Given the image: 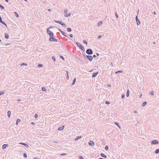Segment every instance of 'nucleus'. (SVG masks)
<instances>
[{"instance_id": "aec40b11", "label": "nucleus", "mask_w": 159, "mask_h": 159, "mask_svg": "<svg viewBox=\"0 0 159 159\" xmlns=\"http://www.w3.org/2000/svg\"><path fill=\"white\" fill-rule=\"evenodd\" d=\"M67 30L68 32H70L71 31V29L70 28H67Z\"/></svg>"}, {"instance_id": "4468645a", "label": "nucleus", "mask_w": 159, "mask_h": 159, "mask_svg": "<svg viewBox=\"0 0 159 159\" xmlns=\"http://www.w3.org/2000/svg\"><path fill=\"white\" fill-rule=\"evenodd\" d=\"M70 15H71V14H70V13L66 14L65 15V16L66 17H69L70 16Z\"/></svg>"}, {"instance_id": "2eb2a0df", "label": "nucleus", "mask_w": 159, "mask_h": 159, "mask_svg": "<svg viewBox=\"0 0 159 159\" xmlns=\"http://www.w3.org/2000/svg\"><path fill=\"white\" fill-rule=\"evenodd\" d=\"M102 21H100V22H99L98 24V26H101L102 24Z\"/></svg>"}, {"instance_id": "338daca9", "label": "nucleus", "mask_w": 159, "mask_h": 159, "mask_svg": "<svg viewBox=\"0 0 159 159\" xmlns=\"http://www.w3.org/2000/svg\"><path fill=\"white\" fill-rule=\"evenodd\" d=\"M96 54L97 55V56H98L99 55V54L98 53H96Z\"/></svg>"}, {"instance_id": "393cba45", "label": "nucleus", "mask_w": 159, "mask_h": 159, "mask_svg": "<svg viewBox=\"0 0 159 159\" xmlns=\"http://www.w3.org/2000/svg\"><path fill=\"white\" fill-rule=\"evenodd\" d=\"M123 71L122 70H119L117 71H116L115 72V74H117L118 73H122V72Z\"/></svg>"}, {"instance_id": "4d7b16f0", "label": "nucleus", "mask_w": 159, "mask_h": 159, "mask_svg": "<svg viewBox=\"0 0 159 159\" xmlns=\"http://www.w3.org/2000/svg\"><path fill=\"white\" fill-rule=\"evenodd\" d=\"M69 78V75H67L66 76V79H68Z\"/></svg>"}, {"instance_id": "5fc2aeb1", "label": "nucleus", "mask_w": 159, "mask_h": 159, "mask_svg": "<svg viewBox=\"0 0 159 159\" xmlns=\"http://www.w3.org/2000/svg\"><path fill=\"white\" fill-rule=\"evenodd\" d=\"M79 158H80V159H83V158L81 156H80L79 157Z\"/></svg>"}, {"instance_id": "0e129e2a", "label": "nucleus", "mask_w": 159, "mask_h": 159, "mask_svg": "<svg viewBox=\"0 0 159 159\" xmlns=\"http://www.w3.org/2000/svg\"><path fill=\"white\" fill-rule=\"evenodd\" d=\"M33 159H39L36 157H35L34 158H33Z\"/></svg>"}, {"instance_id": "49530a36", "label": "nucleus", "mask_w": 159, "mask_h": 159, "mask_svg": "<svg viewBox=\"0 0 159 159\" xmlns=\"http://www.w3.org/2000/svg\"><path fill=\"white\" fill-rule=\"evenodd\" d=\"M23 156H24V157H27V155H26V154L25 153H24L23 154Z\"/></svg>"}, {"instance_id": "680f3d73", "label": "nucleus", "mask_w": 159, "mask_h": 159, "mask_svg": "<svg viewBox=\"0 0 159 159\" xmlns=\"http://www.w3.org/2000/svg\"><path fill=\"white\" fill-rule=\"evenodd\" d=\"M134 112L135 113H137V111H134Z\"/></svg>"}, {"instance_id": "79ce46f5", "label": "nucleus", "mask_w": 159, "mask_h": 159, "mask_svg": "<svg viewBox=\"0 0 159 159\" xmlns=\"http://www.w3.org/2000/svg\"><path fill=\"white\" fill-rule=\"evenodd\" d=\"M60 57L63 60H64V57H63L61 55L60 56Z\"/></svg>"}, {"instance_id": "6ab92c4d", "label": "nucleus", "mask_w": 159, "mask_h": 159, "mask_svg": "<svg viewBox=\"0 0 159 159\" xmlns=\"http://www.w3.org/2000/svg\"><path fill=\"white\" fill-rule=\"evenodd\" d=\"M100 155L102 157H103L104 158H106L107 157V156L105 155H104L103 153L101 154Z\"/></svg>"}, {"instance_id": "473e14b6", "label": "nucleus", "mask_w": 159, "mask_h": 159, "mask_svg": "<svg viewBox=\"0 0 159 159\" xmlns=\"http://www.w3.org/2000/svg\"><path fill=\"white\" fill-rule=\"evenodd\" d=\"M4 93V91H1V92H0V95L3 94Z\"/></svg>"}, {"instance_id": "4c0bfd02", "label": "nucleus", "mask_w": 159, "mask_h": 159, "mask_svg": "<svg viewBox=\"0 0 159 159\" xmlns=\"http://www.w3.org/2000/svg\"><path fill=\"white\" fill-rule=\"evenodd\" d=\"M0 7L2 9H4V7L1 4H0Z\"/></svg>"}, {"instance_id": "a211bd4d", "label": "nucleus", "mask_w": 159, "mask_h": 159, "mask_svg": "<svg viewBox=\"0 0 159 159\" xmlns=\"http://www.w3.org/2000/svg\"><path fill=\"white\" fill-rule=\"evenodd\" d=\"M147 102H146V101H145V102H144L143 103H142V106L143 107H144V106H145L146 105V104H147Z\"/></svg>"}, {"instance_id": "58836bf2", "label": "nucleus", "mask_w": 159, "mask_h": 159, "mask_svg": "<svg viewBox=\"0 0 159 159\" xmlns=\"http://www.w3.org/2000/svg\"><path fill=\"white\" fill-rule=\"evenodd\" d=\"M43 66V65L42 64H40L38 65V66L39 67H41Z\"/></svg>"}, {"instance_id": "a878e982", "label": "nucleus", "mask_w": 159, "mask_h": 159, "mask_svg": "<svg viewBox=\"0 0 159 159\" xmlns=\"http://www.w3.org/2000/svg\"><path fill=\"white\" fill-rule=\"evenodd\" d=\"M52 33V32L50 30H48V29L47 30V33H48V34H49Z\"/></svg>"}, {"instance_id": "f3484780", "label": "nucleus", "mask_w": 159, "mask_h": 159, "mask_svg": "<svg viewBox=\"0 0 159 159\" xmlns=\"http://www.w3.org/2000/svg\"><path fill=\"white\" fill-rule=\"evenodd\" d=\"M11 114V111H8L7 112V115H8V116L9 117H10Z\"/></svg>"}, {"instance_id": "9d476101", "label": "nucleus", "mask_w": 159, "mask_h": 159, "mask_svg": "<svg viewBox=\"0 0 159 159\" xmlns=\"http://www.w3.org/2000/svg\"><path fill=\"white\" fill-rule=\"evenodd\" d=\"M115 124L116 125H117L119 128L120 129L121 128L120 126V125H119V123L118 122H115Z\"/></svg>"}, {"instance_id": "6e6d98bb", "label": "nucleus", "mask_w": 159, "mask_h": 159, "mask_svg": "<svg viewBox=\"0 0 159 159\" xmlns=\"http://www.w3.org/2000/svg\"><path fill=\"white\" fill-rule=\"evenodd\" d=\"M93 57H94V58H96V55H93V56H92Z\"/></svg>"}, {"instance_id": "dca6fc26", "label": "nucleus", "mask_w": 159, "mask_h": 159, "mask_svg": "<svg viewBox=\"0 0 159 159\" xmlns=\"http://www.w3.org/2000/svg\"><path fill=\"white\" fill-rule=\"evenodd\" d=\"M61 33L64 36H65L66 37H67V36L66 35L65 33V32H64L63 31H62L61 32Z\"/></svg>"}, {"instance_id": "9b49d317", "label": "nucleus", "mask_w": 159, "mask_h": 159, "mask_svg": "<svg viewBox=\"0 0 159 159\" xmlns=\"http://www.w3.org/2000/svg\"><path fill=\"white\" fill-rule=\"evenodd\" d=\"M8 146V145L7 144H3L2 147V149H4L6 148Z\"/></svg>"}, {"instance_id": "69168bd1", "label": "nucleus", "mask_w": 159, "mask_h": 159, "mask_svg": "<svg viewBox=\"0 0 159 159\" xmlns=\"http://www.w3.org/2000/svg\"><path fill=\"white\" fill-rule=\"evenodd\" d=\"M51 11V9H48V11Z\"/></svg>"}, {"instance_id": "e433bc0d", "label": "nucleus", "mask_w": 159, "mask_h": 159, "mask_svg": "<svg viewBox=\"0 0 159 159\" xmlns=\"http://www.w3.org/2000/svg\"><path fill=\"white\" fill-rule=\"evenodd\" d=\"M159 152V150H156L155 151V153L157 154Z\"/></svg>"}, {"instance_id": "09e8293b", "label": "nucleus", "mask_w": 159, "mask_h": 159, "mask_svg": "<svg viewBox=\"0 0 159 159\" xmlns=\"http://www.w3.org/2000/svg\"><path fill=\"white\" fill-rule=\"evenodd\" d=\"M2 18L1 16H0V22L1 23V22H2Z\"/></svg>"}, {"instance_id": "774afa93", "label": "nucleus", "mask_w": 159, "mask_h": 159, "mask_svg": "<svg viewBox=\"0 0 159 159\" xmlns=\"http://www.w3.org/2000/svg\"><path fill=\"white\" fill-rule=\"evenodd\" d=\"M107 86L108 87H111V85L108 84L107 85Z\"/></svg>"}, {"instance_id": "bb28decb", "label": "nucleus", "mask_w": 159, "mask_h": 159, "mask_svg": "<svg viewBox=\"0 0 159 159\" xmlns=\"http://www.w3.org/2000/svg\"><path fill=\"white\" fill-rule=\"evenodd\" d=\"M27 148H29V146L28 145L25 143H24V145Z\"/></svg>"}, {"instance_id": "7ed1b4c3", "label": "nucleus", "mask_w": 159, "mask_h": 159, "mask_svg": "<svg viewBox=\"0 0 159 159\" xmlns=\"http://www.w3.org/2000/svg\"><path fill=\"white\" fill-rule=\"evenodd\" d=\"M86 53L88 55H91L93 54V52L91 49H88L87 50Z\"/></svg>"}, {"instance_id": "72a5a7b5", "label": "nucleus", "mask_w": 159, "mask_h": 159, "mask_svg": "<svg viewBox=\"0 0 159 159\" xmlns=\"http://www.w3.org/2000/svg\"><path fill=\"white\" fill-rule=\"evenodd\" d=\"M1 23H2V24H3V25H5L6 26H7V24H6V23L2 21V22H1Z\"/></svg>"}, {"instance_id": "6e6552de", "label": "nucleus", "mask_w": 159, "mask_h": 159, "mask_svg": "<svg viewBox=\"0 0 159 159\" xmlns=\"http://www.w3.org/2000/svg\"><path fill=\"white\" fill-rule=\"evenodd\" d=\"M89 144L90 146H93L94 145V143L93 141H90L89 142Z\"/></svg>"}, {"instance_id": "603ef678", "label": "nucleus", "mask_w": 159, "mask_h": 159, "mask_svg": "<svg viewBox=\"0 0 159 159\" xmlns=\"http://www.w3.org/2000/svg\"><path fill=\"white\" fill-rule=\"evenodd\" d=\"M101 38V35H99L98 37V39H100V38Z\"/></svg>"}, {"instance_id": "c03bdc74", "label": "nucleus", "mask_w": 159, "mask_h": 159, "mask_svg": "<svg viewBox=\"0 0 159 159\" xmlns=\"http://www.w3.org/2000/svg\"><path fill=\"white\" fill-rule=\"evenodd\" d=\"M38 115L37 114H35V115H34V117L35 118H37L38 117Z\"/></svg>"}, {"instance_id": "f257e3e1", "label": "nucleus", "mask_w": 159, "mask_h": 159, "mask_svg": "<svg viewBox=\"0 0 159 159\" xmlns=\"http://www.w3.org/2000/svg\"><path fill=\"white\" fill-rule=\"evenodd\" d=\"M54 21L56 23L60 24V25H61L63 27H66V24L64 23H63L61 21H58L56 20H54Z\"/></svg>"}, {"instance_id": "37998d69", "label": "nucleus", "mask_w": 159, "mask_h": 159, "mask_svg": "<svg viewBox=\"0 0 159 159\" xmlns=\"http://www.w3.org/2000/svg\"><path fill=\"white\" fill-rule=\"evenodd\" d=\"M154 94V92L153 91H152L150 92V94L151 95H153Z\"/></svg>"}, {"instance_id": "7c9ffc66", "label": "nucleus", "mask_w": 159, "mask_h": 159, "mask_svg": "<svg viewBox=\"0 0 159 159\" xmlns=\"http://www.w3.org/2000/svg\"><path fill=\"white\" fill-rule=\"evenodd\" d=\"M22 65H24V66H27V64L25 63H23L22 64H20V66H21Z\"/></svg>"}, {"instance_id": "423d86ee", "label": "nucleus", "mask_w": 159, "mask_h": 159, "mask_svg": "<svg viewBox=\"0 0 159 159\" xmlns=\"http://www.w3.org/2000/svg\"><path fill=\"white\" fill-rule=\"evenodd\" d=\"M158 141L156 140H153L151 142V143L152 144H158Z\"/></svg>"}, {"instance_id": "a18cd8bd", "label": "nucleus", "mask_w": 159, "mask_h": 159, "mask_svg": "<svg viewBox=\"0 0 159 159\" xmlns=\"http://www.w3.org/2000/svg\"><path fill=\"white\" fill-rule=\"evenodd\" d=\"M83 57L84 59L86 58V56H85V55L84 54H83Z\"/></svg>"}, {"instance_id": "0eeeda50", "label": "nucleus", "mask_w": 159, "mask_h": 159, "mask_svg": "<svg viewBox=\"0 0 159 159\" xmlns=\"http://www.w3.org/2000/svg\"><path fill=\"white\" fill-rule=\"evenodd\" d=\"M135 19H136V22H137V25H139L140 24V21L138 20V18H137V16L136 17Z\"/></svg>"}, {"instance_id": "f8f14e48", "label": "nucleus", "mask_w": 159, "mask_h": 159, "mask_svg": "<svg viewBox=\"0 0 159 159\" xmlns=\"http://www.w3.org/2000/svg\"><path fill=\"white\" fill-rule=\"evenodd\" d=\"M64 126H61L60 127H59L58 128V130H62L64 128Z\"/></svg>"}, {"instance_id": "bf43d9fd", "label": "nucleus", "mask_w": 159, "mask_h": 159, "mask_svg": "<svg viewBox=\"0 0 159 159\" xmlns=\"http://www.w3.org/2000/svg\"><path fill=\"white\" fill-rule=\"evenodd\" d=\"M66 155V153H63V154H62L61 155V156H62V155Z\"/></svg>"}, {"instance_id": "39448f33", "label": "nucleus", "mask_w": 159, "mask_h": 159, "mask_svg": "<svg viewBox=\"0 0 159 159\" xmlns=\"http://www.w3.org/2000/svg\"><path fill=\"white\" fill-rule=\"evenodd\" d=\"M86 57L90 61H91L93 59V57L91 56L86 55Z\"/></svg>"}, {"instance_id": "5701e85b", "label": "nucleus", "mask_w": 159, "mask_h": 159, "mask_svg": "<svg viewBox=\"0 0 159 159\" xmlns=\"http://www.w3.org/2000/svg\"><path fill=\"white\" fill-rule=\"evenodd\" d=\"M129 95V90H127L126 92V96L128 97Z\"/></svg>"}, {"instance_id": "ddd939ff", "label": "nucleus", "mask_w": 159, "mask_h": 159, "mask_svg": "<svg viewBox=\"0 0 159 159\" xmlns=\"http://www.w3.org/2000/svg\"><path fill=\"white\" fill-rule=\"evenodd\" d=\"M98 72L93 73V75H92V77L93 78L95 77H96V75L98 74Z\"/></svg>"}, {"instance_id": "cd10ccee", "label": "nucleus", "mask_w": 159, "mask_h": 159, "mask_svg": "<svg viewBox=\"0 0 159 159\" xmlns=\"http://www.w3.org/2000/svg\"><path fill=\"white\" fill-rule=\"evenodd\" d=\"M14 13L16 17H19V15H18V14L16 12H14Z\"/></svg>"}, {"instance_id": "b1692460", "label": "nucleus", "mask_w": 159, "mask_h": 159, "mask_svg": "<svg viewBox=\"0 0 159 159\" xmlns=\"http://www.w3.org/2000/svg\"><path fill=\"white\" fill-rule=\"evenodd\" d=\"M20 119H17L16 120V124L17 125L18 123L20 122Z\"/></svg>"}, {"instance_id": "1a4fd4ad", "label": "nucleus", "mask_w": 159, "mask_h": 159, "mask_svg": "<svg viewBox=\"0 0 159 159\" xmlns=\"http://www.w3.org/2000/svg\"><path fill=\"white\" fill-rule=\"evenodd\" d=\"M9 36L8 34L7 33H6L5 34V38L6 39H9Z\"/></svg>"}, {"instance_id": "2f4dec72", "label": "nucleus", "mask_w": 159, "mask_h": 159, "mask_svg": "<svg viewBox=\"0 0 159 159\" xmlns=\"http://www.w3.org/2000/svg\"><path fill=\"white\" fill-rule=\"evenodd\" d=\"M115 16H116V17L117 18H118V15H117V13L116 12H115Z\"/></svg>"}, {"instance_id": "f03ea898", "label": "nucleus", "mask_w": 159, "mask_h": 159, "mask_svg": "<svg viewBox=\"0 0 159 159\" xmlns=\"http://www.w3.org/2000/svg\"><path fill=\"white\" fill-rule=\"evenodd\" d=\"M76 44L77 45L80 47V48L83 51H84L85 50L84 47L80 43L76 42Z\"/></svg>"}, {"instance_id": "e2e57ef3", "label": "nucleus", "mask_w": 159, "mask_h": 159, "mask_svg": "<svg viewBox=\"0 0 159 159\" xmlns=\"http://www.w3.org/2000/svg\"><path fill=\"white\" fill-rule=\"evenodd\" d=\"M24 143H22L21 142L20 143V144H22V145H24Z\"/></svg>"}, {"instance_id": "412c9836", "label": "nucleus", "mask_w": 159, "mask_h": 159, "mask_svg": "<svg viewBox=\"0 0 159 159\" xmlns=\"http://www.w3.org/2000/svg\"><path fill=\"white\" fill-rule=\"evenodd\" d=\"M81 138V136H79V137H76L75 139V140L76 141V140H78V139H80Z\"/></svg>"}, {"instance_id": "de8ad7c7", "label": "nucleus", "mask_w": 159, "mask_h": 159, "mask_svg": "<svg viewBox=\"0 0 159 159\" xmlns=\"http://www.w3.org/2000/svg\"><path fill=\"white\" fill-rule=\"evenodd\" d=\"M105 149H108V146H106L105 147Z\"/></svg>"}, {"instance_id": "4be33fe9", "label": "nucleus", "mask_w": 159, "mask_h": 159, "mask_svg": "<svg viewBox=\"0 0 159 159\" xmlns=\"http://www.w3.org/2000/svg\"><path fill=\"white\" fill-rule=\"evenodd\" d=\"M76 78H74V79L73 80V83L72 84V85H73L74 84H75V82L76 81Z\"/></svg>"}, {"instance_id": "3c124183", "label": "nucleus", "mask_w": 159, "mask_h": 159, "mask_svg": "<svg viewBox=\"0 0 159 159\" xmlns=\"http://www.w3.org/2000/svg\"><path fill=\"white\" fill-rule=\"evenodd\" d=\"M124 97H125V95L124 94H122L121 96V98H124Z\"/></svg>"}, {"instance_id": "f704fd0d", "label": "nucleus", "mask_w": 159, "mask_h": 159, "mask_svg": "<svg viewBox=\"0 0 159 159\" xmlns=\"http://www.w3.org/2000/svg\"><path fill=\"white\" fill-rule=\"evenodd\" d=\"M140 123L139 121L138 120H137L136 123L135 124L136 125L139 124Z\"/></svg>"}, {"instance_id": "c9c22d12", "label": "nucleus", "mask_w": 159, "mask_h": 159, "mask_svg": "<svg viewBox=\"0 0 159 159\" xmlns=\"http://www.w3.org/2000/svg\"><path fill=\"white\" fill-rule=\"evenodd\" d=\"M83 42L84 43H85L86 45L87 44V42L85 40H84L83 41Z\"/></svg>"}, {"instance_id": "20e7f679", "label": "nucleus", "mask_w": 159, "mask_h": 159, "mask_svg": "<svg viewBox=\"0 0 159 159\" xmlns=\"http://www.w3.org/2000/svg\"><path fill=\"white\" fill-rule=\"evenodd\" d=\"M49 41H53L56 42L57 41V39H56L54 38V37H53V36H52L51 37H50Z\"/></svg>"}, {"instance_id": "13d9d810", "label": "nucleus", "mask_w": 159, "mask_h": 159, "mask_svg": "<svg viewBox=\"0 0 159 159\" xmlns=\"http://www.w3.org/2000/svg\"><path fill=\"white\" fill-rule=\"evenodd\" d=\"M66 74H67V75H68V71H66Z\"/></svg>"}, {"instance_id": "8fccbe9b", "label": "nucleus", "mask_w": 159, "mask_h": 159, "mask_svg": "<svg viewBox=\"0 0 159 159\" xmlns=\"http://www.w3.org/2000/svg\"><path fill=\"white\" fill-rule=\"evenodd\" d=\"M67 12V9H65L64 10V12H65V13H66Z\"/></svg>"}, {"instance_id": "c756f323", "label": "nucleus", "mask_w": 159, "mask_h": 159, "mask_svg": "<svg viewBox=\"0 0 159 159\" xmlns=\"http://www.w3.org/2000/svg\"><path fill=\"white\" fill-rule=\"evenodd\" d=\"M48 34L50 37H51L52 36H53V33L52 32L49 34Z\"/></svg>"}, {"instance_id": "a19ab883", "label": "nucleus", "mask_w": 159, "mask_h": 159, "mask_svg": "<svg viewBox=\"0 0 159 159\" xmlns=\"http://www.w3.org/2000/svg\"><path fill=\"white\" fill-rule=\"evenodd\" d=\"M52 59L54 61H55L56 59L55 57L54 56L52 57Z\"/></svg>"}, {"instance_id": "c85d7f7f", "label": "nucleus", "mask_w": 159, "mask_h": 159, "mask_svg": "<svg viewBox=\"0 0 159 159\" xmlns=\"http://www.w3.org/2000/svg\"><path fill=\"white\" fill-rule=\"evenodd\" d=\"M42 90L43 91H46V89L44 87H42Z\"/></svg>"}, {"instance_id": "864d4df0", "label": "nucleus", "mask_w": 159, "mask_h": 159, "mask_svg": "<svg viewBox=\"0 0 159 159\" xmlns=\"http://www.w3.org/2000/svg\"><path fill=\"white\" fill-rule=\"evenodd\" d=\"M69 36H70V37L71 38L73 37V35L72 34H70Z\"/></svg>"}, {"instance_id": "ea45409f", "label": "nucleus", "mask_w": 159, "mask_h": 159, "mask_svg": "<svg viewBox=\"0 0 159 159\" xmlns=\"http://www.w3.org/2000/svg\"><path fill=\"white\" fill-rule=\"evenodd\" d=\"M110 103V102L108 101H106L105 102V103L107 104H109Z\"/></svg>"}, {"instance_id": "052dcab7", "label": "nucleus", "mask_w": 159, "mask_h": 159, "mask_svg": "<svg viewBox=\"0 0 159 159\" xmlns=\"http://www.w3.org/2000/svg\"><path fill=\"white\" fill-rule=\"evenodd\" d=\"M58 30H59L60 32H61V31H61V30L60 29H58Z\"/></svg>"}]
</instances>
